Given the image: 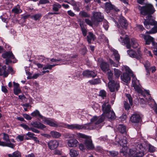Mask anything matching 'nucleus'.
I'll use <instances>...</instances> for the list:
<instances>
[{"instance_id": "obj_2", "label": "nucleus", "mask_w": 157, "mask_h": 157, "mask_svg": "<svg viewBox=\"0 0 157 157\" xmlns=\"http://www.w3.org/2000/svg\"><path fill=\"white\" fill-rule=\"evenodd\" d=\"M146 151V148L140 143L135 144V145L129 150H123L122 152L127 157H142Z\"/></svg>"}, {"instance_id": "obj_12", "label": "nucleus", "mask_w": 157, "mask_h": 157, "mask_svg": "<svg viewBox=\"0 0 157 157\" xmlns=\"http://www.w3.org/2000/svg\"><path fill=\"white\" fill-rule=\"evenodd\" d=\"M121 138H119L118 136H117L115 138L116 142L113 143L114 145H117L118 146H120L124 148V150H127L128 147L127 144L128 141L126 137H124L122 139L120 140Z\"/></svg>"}, {"instance_id": "obj_54", "label": "nucleus", "mask_w": 157, "mask_h": 157, "mask_svg": "<svg viewBox=\"0 0 157 157\" xmlns=\"http://www.w3.org/2000/svg\"><path fill=\"white\" fill-rule=\"evenodd\" d=\"M136 28V29L140 31H142L144 29L143 26L141 25H137Z\"/></svg>"}, {"instance_id": "obj_11", "label": "nucleus", "mask_w": 157, "mask_h": 157, "mask_svg": "<svg viewBox=\"0 0 157 157\" xmlns=\"http://www.w3.org/2000/svg\"><path fill=\"white\" fill-rule=\"evenodd\" d=\"M124 67L126 72L124 73L121 76V78L123 81L124 82L128 83L130 82L131 80L130 76H132L133 77L134 75L128 67L124 66Z\"/></svg>"}, {"instance_id": "obj_4", "label": "nucleus", "mask_w": 157, "mask_h": 157, "mask_svg": "<svg viewBox=\"0 0 157 157\" xmlns=\"http://www.w3.org/2000/svg\"><path fill=\"white\" fill-rule=\"evenodd\" d=\"M76 136L78 139L81 138L86 139L84 144H80L79 145V148L80 150L83 151L86 149L92 150L94 149V147L90 137L80 133H77Z\"/></svg>"}, {"instance_id": "obj_19", "label": "nucleus", "mask_w": 157, "mask_h": 157, "mask_svg": "<svg viewBox=\"0 0 157 157\" xmlns=\"http://www.w3.org/2000/svg\"><path fill=\"white\" fill-rule=\"evenodd\" d=\"M78 144V142L75 139L73 138L67 140V147H75Z\"/></svg>"}, {"instance_id": "obj_52", "label": "nucleus", "mask_w": 157, "mask_h": 157, "mask_svg": "<svg viewBox=\"0 0 157 157\" xmlns=\"http://www.w3.org/2000/svg\"><path fill=\"white\" fill-rule=\"evenodd\" d=\"M126 96L128 99L130 104L132 105V100L131 96L129 94H126Z\"/></svg>"}, {"instance_id": "obj_61", "label": "nucleus", "mask_w": 157, "mask_h": 157, "mask_svg": "<svg viewBox=\"0 0 157 157\" xmlns=\"http://www.w3.org/2000/svg\"><path fill=\"white\" fill-rule=\"evenodd\" d=\"M82 31L83 35L84 36H85L87 34V31L85 28L81 29Z\"/></svg>"}, {"instance_id": "obj_62", "label": "nucleus", "mask_w": 157, "mask_h": 157, "mask_svg": "<svg viewBox=\"0 0 157 157\" xmlns=\"http://www.w3.org/2000/svg\"><path fill=\"white\" fill-rule=\"evenodd\" d=\"M42 75H41L40 73H36L34 74L32 76V78L34 79H36L39 76Z\"/></svg>"}, {"instance_id": "obj_16", "label": "nucleus", "mask_w": 157, "mask_h": 157, "mask_svg": "<svg viewBox=\"0 0 157 157\" xmlns=\"http://www.w3.org/2000/svg\"><path fill=\"white\" fill-rule=\"evenodd\" d=\"M98 64L100 66L101 69L103 71L105 72L109 70V65L104 62L102 59H98Z\"/></svg>"}, {"instance_id": "obj_10", "label": "nucleus", "mask_w": 157, "mask_h": 157, "mask_svg": "<svg viewBox=\"0 0 157 157\" xmlns=\"http://www.w3.org/2000/svg\"><path fill=\"white\" fill-rule=\"evenodd\" d=\"M140 36L143 38L145 41L146 44H149L151 42L154 48L153 53L154 55L157 56V43L154 42V39L152 37L148 35H145L141 34Z\"/></svg>"}, {"instance_id": "obj_46", "label": "nucleus", "mask_w": 157, "mask_h": 157, "mask_svg": "<svg viewBox=\"0 0 157 157\" xmlns=\"http://www.w3.org/2000/svg\"><path fill=\"white\" fill-rule=\"evenodd\" d=\"M33 90H36L39 89V85L38 83L36 82H34L33 85Z\"/></svg>"}, {"instance_id": "obj_26", "label": "nucleus", "mask_w": 157, "mask_h": 157, "mask_svg": "<svg viewBox=\"0 0 157 157\" xmlns=\"http://www.w3.org/2000/svg\"><path fill=\"white\" fill-rule=\"evenodd\" d=\"M119 22L122 28H125L128 25V24L125 18L123 17H119Z\"/></svg>"}, {"instance_id": "obj_40", "label": "nucleus", "mask_w": 157, "mask_h": 157, "mask_svg": "<svg viewBox=\"0 0 157 157\" xmlns=\"http://www.w3.org/2000/svg\"><path fill=\"white\" fill-rule=\"evenodd\" d=\"M107 153L108 155H109L112 157H113L117 156L118 154L117 152L114 151H108Z\"/></svg>"}, {"instance_id": "obj_35", "label": "nucleus", "mask_w": 157, "mask_h": 157, "mask_svg": "<svg viewBox=\"0 0 157 157\" xmlns=\"http://www.w3.org/2000/svg\"><path fill=\"white\" fill-rule=\"evenodd\" d=\"M58 65V64H47L45 66L43 67V70H46L47 69H49L51 70L52 68V67H54Z\"/></svg>"}, {"instance_id": "obj_25", "label": "nucleus", "mask_w": 157, "mask_h": 157, "mask_svg": "<svg viewBox=\"0 0 157 157\" xmlns=\"http://www.w3.org/2000/svg\"><path fill=\"white\" fill-rule=\"evenodd\" d=\"M114 130L115 131H118L122 133H124L126 132V128L123 125L120 124L116 127L114 128Z\"/></svg>"}, {"instance_id": "obj_1", "label": "nucleus", "mask_w": 157, "mask_h": 157, "mask_svg": "<svg viewBox=\"0 0 157 157\" xmlns=\"http://www.w3.org/2000/svg\"><path fill=\"white\" fill-rule=\"evenodd\" d=\"M140 13L143 16L147 15V17L145 19L144 24L147 29H150L151 26H153L151 30L146 33L149 34L155 33L157 32V22L151 18V14L155 11L153 6L151 4H147L141 7L140 9Z\"/></svg>"}, {"instance_id": "obj_17", "label": "nucleus", "mask_w": 157, "mask_h": 157, "mask_svg": "<svg viewBox=\"0 0 157 157\" xmlns=\"http://www.w3.org/2000/svg\"><path fill=\"white\" fill-rule=\"evenodd\" d=\"M2 57L4 58H6V63L8 64L11 62V59H13L14 56L11 52H6L2 55Z\"/></svg>"}, {"instance_id": "obj_45", "label": "nucleus", "mask_w": 157, "mask_h": 157, "mask_svg": "<svg viewBox=\"0 0 157 157\" xmlns=\"http://www.w3.org/2000/svg\"><path fill=\"white\" fill-rule=\"evenodd\" d=\"M144 51L145 54L147 55L148 56L152 57L153 55L150 51H148L146 48H145Z\"/></svg>"}, {"instance_id": "obj_20", "label": "nucleus", "mask_w": 157, "mask_h": 157, "mask_svg": "<svg viewBox=\"0 0 157 157\" xmlns=\"http://www.w3.org/2000/svg\"><path fill=\"white\" fill-rule=\"evenodd\" d=\"M59 140H51L48 143L49 148L53 150L57 148L59 146Z\"/></svg>"}, {"instance_id": "obj_27", "label": "nucleus", "mask_w": 157, "mask_h": 157, "mask_svg": "<svg viewBox=\"0 0 157 157\" xmlns=\"http://www.w3.org/2000/svg\"><path fill=\"white\" fill-rule=\"evenodd\" d=\"M82 74L84 76L88 77H94L97 75L96 73H95L94 72L92 71H89L88 70H86L84 71Z\"/></svg>"}, {"instance_id": "obj_38", "label": "nucleus", "mask_w": 157, "mask_h": 157, "mask_svg": "<svg viewBox=\"0 0 157 157\" xmlns=\"http://www.w3.org/2000/svg\"><path fill=\"white\" fill-rule=\"evenodd\" d=\"M42 16L41 13H38L35 14L33 15L31 17L32 19H34L35 21L39 20Z\"/></svg>"}, {"instance_id": "obj_44", "label": "nucleus", "mask_w": 157, "mask_h": 157, "mask_svg": "<svg viewBox=\"0 0 157 157\" xmlns=\"http://www.w3.org/2000/svg\"><path fill=\"white\" fill-rule=\"evenodd\" d=\"M121 72L118 69L115 68L114 69V73L115 76L117 78H119L121 74Z\"/></svg>"}, {"instance_id": "obj_50", "label": "nucleus", "mask_w": 157, "mask_h": 157, "mask_svg": "<svg viewBox=\"0 0 157 157\" xmlns=\"http://www.w3.org/2000/svg\"><path fill=\"white\" fill-rule=\"evenodd\" d=\"M99 95L101 96L102 98H104L106 96V92L104 90H101L100 91Z\"/></svg>"}, {"instance_id": "obj_36", "label": "nucleus", "mask_w": 157, "mask_h": 157, "mask_svg": "<svg viewBox=\"0 0 157 157\" xmlns=\"http://www.w3.org/2000/svg\"><path fill=\"white\" fill-rule=\"evenodd\" d=\"M101 82L99 78L93 79L89 81V82L92 85H95L100 83Z\"/></svg>"}, {"instance_id": "obj_37", "label": "nucleus", "mask_w": 157, "mask_h": 157, "mask_svg": "<svg viewBox=\"0 0 157 157\" xmlns=\"http://www.w3.org/2000/svg\"><path fill=\"white\" fill-rule=\"evenodd\" d=\"M9 157H21V153L17 151L14 152L12 154H9L8 155Z\"/></svg>"}, {"instance_id": "obj_49", "label": "nucleus", "mask_w": 157, "mask_h": 157, "mask_svg": "<svg viewBox=\"0 0 157 157\" xmlns=\"http://www.w3.org/2000/svg\"><path fill=\"white\" fill-rule=\"evenodd\" d=\"M148 148V150L151 152H153L155 151V148L154 147L150 144H148L147 146Z\"/></svg>"}, {"instance_id": "obj_42", "label": "nucleus", "mask_w": 157, "mask_h": 157, "mask_svg": "<svg viewBox=\"0 0 157 157\" xmlns=\"http://www.w3.org/2000/svg\"><path fill=\"white\" fill-rule=\"evenodd\" d=\"M0 18L2 21L5 22L6 23L8 21V17L6 13H5L2 15L1 16Z\"/></svg>"}, {"instance_id": "obj_8", "label": "nucleus", "mask_w": 157, "mask_h": 157, "mask_svg": "<svg viewBox=\"0 0 157 157\" xmlns=\"http://www.w3.org/2000/svg\"><path fill=\"white\" fill-rule=\"evenodd\" d=\"M31 115L33 117H39V118L42 120L43 123L45 124L54 127L57 126L56 124V121H54L52 119L42 116L37 110H36L33 111L31 113Z\"/></svg>"}, {"instance_id": "obj_41", "label": "nucleus", "mask_w": 157, "mask_h": 157, "mask_svg": "<svg viewBox=\"0 0 157 157\" xmlns=\"http://www.w3.org/2000/svg\"><path fill=\"white\" fill-rule=\"evenodd\" d=\"M144 66L146 69L147 71V74L149 75V73L148 71H149V68L150 67L151 65L150 63L147 61H146L144 64Z\"/></svg>"}, {"instance_id": "obj_48", "label": "nucleus", "mask_w": 157, "mask_h": 157, "mask_svg": "<svg viewBox=\"0 0 157 157\" xmlns=\"http://www.w3.org/2000/svg\"><path fill=\"white\" fill-rule=\"evenodd\" d=\"M80 3L78 2L76 3V5L74 6V9L77 11H79L80 10L79 7L80 6Z\"/></svg>"}, {"instance_id": "obj_47", "label": "nucleus", "mask_w": 157, "mask_h": 157, "mask_svg": "<svg viewBox=\"0 0 157 157\" xmlns=\"http://www.w3.org/2000/svg\"><path fill=\"white\" fill-rule=\"evenodd\" d=\"M14 93L16 95H18L21 92V91L20 88H14L13 89Z\"/></svg>"}, {"instance_id": "obj_57", "label": "nucleus", "mask_w": 157, "mask_h": 157, "mask_svg": "<svg viewBox=\"0 0 157 157\" xmlns=\"http://www.w3.org/2000/svg\"><path fill=\"white\" fill-rule=\"evenodd\" d=\"M24 136L22 135H19L17 137V139L18 141H21L23 140Z\"/></svg>"}, {"instance_id": "obj_3", "label": "nucleus", "mask_w": 157, "mask_h": 157, "mask_svg": "<svg viewBox=\"0 0 157 157\" xmlns=\"http://www.w3.org/2000/svg\"><path fill=\"white\" fill-rule=\"evenodd\" d=\"M118 31L120 33L118 40L122 44H126V47L128 48H129L131 47L134 48H136L138 47L139 44L135 39H131L130 44L129 38L125 34V32L121 28H119Z\"/></svg>"}, {"instance_id": "obj_33", "label": "nucleus", "mask_w": 157, "mask_h": 157, "mask_svg": "<svg viewBox=\"0 0 157 157\" xmlns=\"http://www.w3.org/2000/svg\"><path fill=\"white\" fill-rule=\"evenodd\" d=\"M69 154L71 157H76L78 154V153L75 149H71L70 150Z\"/></svg>"}, {"instance_id": "obj_13", "label": "nucleus", "mask_w": 157, "mask_h": 157, "mask_svg": "<svg viewBox=\"0 0 157 157\" xmlns=\"http://www.w3.org/2000/svg\"><path fill=\"white\" fill-rule=\"evenodd\" d=\"M132 86L134 88L135 91L141 95H143V92L141 88V86L140 84L139 81L138 80L135 76L134 75L132 79Z\"/></svg>"}, {"instance_id": "obj_7", "label": "nucleus", "mask_w": 157, "mask_h": 157, "mask_svg": "<svg viewBox=\"0 0 157 157\" xmlns=\"http://www.w3.org/2000/svg\"><path fill=\"white\" fill-rule=\"evenodd\" d=\"M86 117L88 120L90 121V123L87 124H90L91 126L94 127L92 129L101 128V123L104 120V118L101 115L98 117L96 116L92 117L91 115L86 114Z\"/></svg>"}, {"instance_id": "obj_56", "label": "nucleus", "mask_w": 157, "mask_h": 157, "mask_svg": "<svg viewBox=\"0 0 157 157\" xmlns=\"http://www.w3.org/2000/svg\"><path fill=\"white\" fill-rule=\"evenodd\" d=\"M23 116L24 118L27 120H30L32 119V117L29 115L26 114H23Z\"/></svg>"}, {"instance_id": "obj_58", "label": "nucleus", "mask_w": 157, "mask_h": 157, "mask_svg": "<svg viewBox=\"0 0 157 157\" xmlns=\"http://www.w3.org/2000/svg\"><path fill=\"white\" fill-rule=\"evenodd\" d=\"M85 21L87 24L91 26H92L93 23L90 20L88 19H86L85 20Z\"/></svg>"}, {"instance_id": "obj_43", "label": "nucleus", "mask_w": 157, "mask_h": 157, "mask_svg": "<svg viewBox=\"0 0 157 157\" xmlns=\"http://www.w3.org/2000/svg\"><path fill=\"white\" fill-rule=\"evenodd\" d=\"M79 15L82 17H86L90 16V15L87 12L85 11H81L79 13Z\"/></svg>"}, {"instance_id": "obj_28", "label": "nucleus", "mask_w": 157, "mask_h": 157, "mask_svg": "<svg viewBox=\"0 0 157 157\" xmlns=\"http://www.w3.org/2000/svg\"><path fill=\"white\" fill-rule=\"evenodd\" d=\"M9 74L8 71L6 69V67L4 65L1 68L0 67V76L3 75L4 77H6Z\"/></svg>"}, {"instance_id": "obj_21", "label": "nucleus", "mask_w": 157, "mask_h": 157, "mask_svg": "<svg viewBox=\"0 0 157 157\" xmlns=\"http://www.w3.org/2000/svg\"><path fill=\"white\" fill-rule=\"evenodd\" d=\"M3 137V133L0 134V146L4 147H10L13 148L15 146V145L14 144L9 143H5V142L1 141V140Z\"/></svg>"}, {"instance_id": "obj_22", "label": "nucleus", "mask_w": 157, "mask_h": 157, "mask_svg": "<svg viewBox=\"0 0 157 157\" xmlns=\"http://www.w3.org/2000/svg\"><path fill=\"white\" fill-rule=\"evenodd\" d=\"M141 118L140 115L137 113H134L130 117V121L132 123H137L140 121Z\"/></svg>"}, {"instance_id": "obj_24", "label": "nucleus", "mask_w": 157, "mask_h": 157, "mask_svg": "<svg viewBox=\"0 0 157 157\" xmlns=\"http://www.w3.org/2000/svg\"><path fill=\"white\" fill-rule=\"evenodd\" d=\"M31 124L34 127L42 129L46 128V126L40 122L37 121L33 122L31 123Z\"/></svg>"}, {"instance_id": "obj_59", "label": "nucleus", "mask_w": 157, "mask_h": 157, "mask_svg": "<svg viewBox=\"0 0 157 157\" xmlns=\"http://www.w3.org/2000/svg\"><path fill=\"white\" fill-rule=\"evenodd\" d=\"M124 105L126 110H128L130 108V105L126 101L124 102Z\"/></svg>"}, {"instance_id": "obj_31", "label": "nucleus", "mask_w": 157, "mask_h": 157, "mask_svg": "<svg viewBox=\"0 0 157 157\" xmlns=\"http://www.w3.org/2000/svg\"><path fill=\"white\" fill-rule=\"evenodd\" d=\"M50 134L54 138H59L61 136V134L59 132L54 131L51 132Z\"/></svg>"}, {"instance_id": "obj_55", "label": "nucleus", "mask_w": 157, "mask_h": 157, "mask_svg": "<svg viewBox=\"0 0 157 157\" xmlns=\"http://www.w3.org/2000/svg\"><path fill=\"white\" fill-rule=\"evenodd\" d=\"M20 126L28 131L30 130V128L29 126L26 124H20Z\"/></svg>"}, {"instance_id": "obj_5", "label": "nucleus", "mask_w": 157, "mask_h": 157, "mask_svg": "<svg viewBox=\"0 0 157 157\" xmlns=\"http://www.w3.org/2000/svg\"><path fill=\"white\" fill-rule=\"evenodd\" d=\"M56 124H57V126L55 127H62L71 129H75L78 130L82 129L92 130L93 128H94V127L91 126L90 124H86L83 125H79L77 124H69L64 123H59L56 122Z\"/></svg>"}, {"instance_id": "obj_14", "label": "nucleus", "mask_w": 157, "mask_h": 157, "mask_svg": "<svg viewBox=\"0 0 157 157\" xmlns=\"http://www.w3.org/2000/svg\"><path fill=\"white\" fill-rule=\"evenodd\" d=\"M103 18V17L101 13L95 12L93 13L91 19L93 22L96 24V22L101 21Z\"/></svg>"}, {"instance_id": "obj_64", "label": "nucleus", "mask_w": 157, "mask_h": 157, "mask_svg": "<svg viewBox=\"0 0 157 157\" xmlns=\"http://www.w3.org/2000/svg\"><path fill=\"white\" fill-rule=\"evenodd\" d=\"M151 70L152 73L155 72L156 70V67L155 66H153L150 67L149 68V71Z\"/></svg>"}, {"instance_id": "obj_34", "label": "nucleus", "mask_w": 157, "mask_h": 157, "mask_svg": "<svg viewBox=\"0 0 157 157\" xmlns=\"http://www.w3.org/2000/svg\"><path fill=\"white\" fill-rule=\"evenodd\" d=\"M61 7V6L58 3H55L52 6V10L54 11H58Z\"/></svg>"}, {"instance_id": "obj_6", "label": "nucleus", "mask_w": 157, "mask_h": 157, "mask_svg": "<svg viewBox=\"0 0 157 157\" xmlns=\"http://www.w3.org/2000/svg\"><path fill=\"white\" fill-rule=\"evenodd\" d=\"M103 113L101 115L103 117L105 118L106 116L109 121L114 120L116 117L114 113L111 109L110 105L108 103V101L106 100L102 105Z\"/></svg>"}, {"instance_id": "obj_51", "label": "nucleus", "mask_w": 157, "mask_h": 157, "mask_svg": "<svg viewBox=\"0 0 157 157\" xmlns=\"http://www.w3.org/2000/svg\"><path fill=\"white\" fill-rule=\"evenodd\" d=\"M103 27L106 30H107L109 28V25L108 22L106 20L103 21Z\"/></svg>"}, {"instance_id": "obj_9", "label": "nucleus", "mask_w": 157, "mask_h": 157, "mask_svg": "<svg viewBox=\"0 0 157 157\" xmlns=\"http://www.w3.org/2000/svg\"><path fill=\"white\" fill-rule=\"evenodd\" d=\"M108 78L109 80L108 84L109 88L111 92H113L115 90L117 91L120 87L119 82L115 81L112 79L113 74L110 71L108 70Z\"/></svg>"}, {"instance_id": "obj_18", "label": "nucleus", "mask_w": 157, "mask_h": 157, "mask_svg": "<svg viewBox=\"0 0 157 157\" xmlns=\"http://www.w3.org/2000/svg\"><path fill=\"white\" fill-rule=\"evenodd\" d=\"M70 55H67V56H63L61 58H60L58 59H50V61L52 62H58L59 61L60 62H63V64H68L69 63L68 62H65L63 63V62L65 61H67L70 60Z\"/></svg>"}, {"instance_id": "obj_39", "label": "nucleus", "mask_w": 157, "mask_h": 157, "mask_svg": "<svg viewBox=\"0 0 157 157\" xmlns=\"http://www.w3.org/2000/svg\"><path fill=\"white\" fill-rule=\"evenodd\" d=\"M3 139L6 141V143H10V140L9 139V135L5 133H3Z\"/></svg>"}, {"instance_id": "obj_29", "label": "nucleus", "mask_w": 157, "mask_h": 157, "mask_svg": "<svg viewBox=\"0 0 157 157\" xmlns=\"http://www.w3.org/2000/svg\"><path fill=\"white\" fill-rule=\"evenodd\" d=\"M110 50L113 53V55L114 56L116 60L118 63L120 59V56L118 52L112 47L110 48Z\"/></svg>"}, {"instance_id": "obj_15", "label": "nucleus", "mask_w": 157, "mask_h": 157, "mask_svg": "<svg viewBox=\"0 0 157 157\" xmlns=\"http://www.w3.org/2000/svg\"><path fill=\"white\" fill-rule=\"evenodd\" d=\"M127 53L132 57L136 58L138 59H140L142 57V54L139 50H137V52H135L132 50H128L127 51Z\"/></svg>"}, {"instance_id": "obj_23", "label": "nucleus", "mask_w": 157, "mask_h": 157, "mask_svg": "<svg viewBox=\"0 0 157 157\" xmlns=\"http://www.w3.org/2000/svg\"><path fill=\"white\" fill-rule=\"evenodd\" d=\"M114 10L116 12H119L118 9L116 8L114 6H113L110 3H106L105 4V10L106 12L108 13L109 12V10Z\"/></svg>"}, {"instance_id": "obj_63", "label": "nucleus", "mask_w": 157, "mask_h": 157, "mask_svg": "<svg viewBox=\"0 0 157 157\" xmlns=\"http://www.w3.org/2000/svg\"><path fill=\"white\" fill-rule=\"evenodd\" d=\"M54 154L56 155H62V152L59 150H56L54 151Z\"/></svg>"}, {"instance_id": "obj_30", "label": "nucleus", "mask_w": 157, "mask_h": 157, "mask_svg": "<svg viewBox=\"0 0 157 157\" xmlns=\"http://www.w3.org/2000/svg\"><path fill=\"white\" fill-rule=\"evenodd\" d=\"M87 40L89 44H90L92 41H94L95 39V35L91 32H90L88 33L86 37Z\"/></svg>"}, {"instance_id": "obj_32", "label": "nucleus", "mask_w": 157, "mask_h": 157, "mask_svg": "<svg viewBox=\"0 0 157 157\" xmlns=\"http://www.w3.org/2000/svg\"><path fill=\"white\" fill-rule=\"evenodd\" d=\"M12 12L15 14H19L21 12L22 10L20 8V6L17 5L12 9Z\"/></svg>"}, {"instance_id": "obj_60", "label": "nucleus", "mask_w": 157, "mask_h": 157, "mask_svg": "<svg viewBox=\"0 0 157 157\" xmlns=\"http://www.w3.org/2000/svg\"><path fill=\"white\" fill-rule=\"evenodd\" d=\"M74 137V135L70 133H67L65 135V137L66 138H71Z\"/></svg>"}, {"instance_id": "obj_53", "label": "nucleus", "mask_w": 157, "mask_h": 157, "mask_svg": "<svg viewBox=\"0 0 157 157\" xmlns=\"http://www.w3.org/2000/svg\"><path fill=\"white\" fill-rule=\"evenodd\" d=\"M109 62L110 64L115 67H118V63H114L113 61L111 59H109Z\"/></svg>"}]
</instances>
